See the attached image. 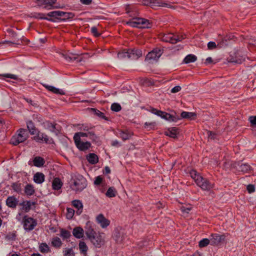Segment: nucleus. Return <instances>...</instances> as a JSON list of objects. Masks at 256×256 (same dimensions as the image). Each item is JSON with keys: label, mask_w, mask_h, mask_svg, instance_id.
Listing matches in <instances>:
<instances>
[{"label": "nucleus", "mask_w": 256, "mask_h": 256, "mask_svg": "<svg viewBox=\"0 0 256 256\" xmlns=\"http://www.w3.org/2000/svg\"><path fill=\"white\" fill-rule=\"evenodd\" d=\"M128 52L130 59L132 60H137L142 55V51L140 49H129Z\"/></svg>", "instance_id": "obj_17"}, {"label": "nucleus", "mask_w": 256, "mask_h": 256, "mask_svg": "<svg viewBox=\"0 0 256 256\" xmlns=\"http://www.w3.org/2000/svg\"><path fill=\"white\" fill-rule=\"evenodd\" d=\"M56 0H36L35 3L38 7H42L44 9L50 10L54 8H58L60 6H54Z\"/></svg>", "instance_id": "obj_6"}, {"label": "nucleus", "mask_w": 256, "mask_h": 256, "mask_svg": "<svg viewBox=\"0 0 256 256\" xmlns=\"http://www.w3.org/2000/svg\"><path fill=\"white\" fill-rule=\"evenodd\" d=\"M150 112L154 114H156L160 117H162V114L161 113H160L159 112H163L162 111H161V110H157L156 109L154 108H150Z\"/></svg>", "instance_id": "obj_58"}, {"label": "nucleus", "mask_w": 256, "mask_h": 256, "mask_svg": "<svg viewBox=\"0 0 256 256\" xmlns=\"http://www.w3.org/2000/svg\"><path fill=\"white\" fill-rule=\"evenodd\" d=\"M62 56L69 62L76 60L78 62L81 61V59H78V55L74 54H62Z\"/></svg>", "instance_id": "obj_21"}, {"label": "nucleus", "mask_w": 256, "mask_h": 256, "mask_svg": "<svg viewBox=\"0 0 256 256\" xmlns=\"http://www.w3.org/2000/svg\"><path fill=\"white\" fill-rule=\"evenodd\" d=\"M180 210H181L182 212L184 213H188L191 210V208L190 207L186 208L184 206H182L180 208Z\"/></svg>", "instance_id": "obj_64"}, {"label": "nucleus", "mask_w": 256, "mask_h": 256, "mask_svg": "<svg viewBox=\"0 0 256 256\" xmlns=\"http://www.w3.org/2000/svg\"><path fill=\"white\" fill-rule=\"evenodd\" d=\"M88 138L92 140L93 142L99 144L100 141L96 135L93 132H89Z\"/></svg>", "instance_id": "obj_43"}, {"label": "nucleus", "mask_w": 256, "mask_h": 256, "mask_svg": "<svg viewBox=\"0 0 256 256\" xmlns=\"http://www.w3.org/2000/svg\"><path fill=\"white\" fill-rule=\"evenodd\" d=\"M208 244H210V241L208 238H203L200 241L198 246L200 248L206 246Z\"/></svg>", "instance_id": "obj_46"}, {"label": "nucleus", "mask_w": 256, "mask_h": 256, "mask_svg": "<svg viewBox=\"0 0 256 256\" xmlns=\"http://www.w3.org/2000/svg\"><path fill=\"white\" fill-rule=\"evenodd\" d=\"M178 129L176 127L170 128L164 132L165 135L176 138L178 134Z\"/></svg>", "instance_id": "obj_19"}, {"label": "nucleus", "mask_w": 256, "mask_h": 256, "mask_svg": "<svg viewBox=\"0 0 256 256\" xmlns=\"http://www.w3.org/2000/svg\"><path fill=\"white\" fill-rule=\"evenodd\" d=\"M24 228L26 231L32 230L36 226V221L33 218L25 216L23 218Z\"/></svg>", "instance_id": "obj_7"}, {"label": "nucleus", "mask_w": 256, "mask_h": 256, "mask_svg": "<svg viewBox=\"0 0 256 256\" xmlns=\"http://www.w3.org/2000/svg\"><path fill=\"white\" fill-rule=\"evenodd\" d=\"M112 236L113 239L116 242H120L122 240L121 238H121V234L120 232V231L118 228H116L114 230Z\"/></svg>", "instance_id": "obj_37"}, {"label": "nucleus", "mask_w": 256, "mask_h": 256, "mask_svg": "<svg viewBox=\"0 0 256 256\" xmlns=\"http://www.w3.org/2000/svg\"><path fill=\"white\" fill-rule=\"evenodd\" d=\"M183 38H182V36L179 37L178 36H172V34H169L166 36H164L163 38V40L174 44L177 43L178 42L181 41Z\"/></svg>", "instance_id": "obj_16"}, {"label": "nucleus", "mask_w": 256, "mask_h": 256, "mask_svg": "<svg viewBox=\"0 0 256 256\" xmlns=\"http://www.w3.org/2000/svg\"><path fill=\"white\" fill-rule=\"evenodd\" d=\"M247 190L249 193L254 192L255 190L254 186L253 184H250L247 186Z\"/></svg>", "instance_id": "obj_62"}, {"label": "nucleus", "mask_w": 256, "mask_h": 256, "mask_svg": "<svg viewBox=\"0 0 256 256\" xmlns=\"http://www.w3.org/2000/svg\"><path fill=\"white\" fill-rule=\"evenodd\" d=\"M162 53V50L160 48H154L147 54L145 60L150 62H152L154 61L156 62L161 56Z\"/></svg>", "instance_id": "obj_8"}, {"label": "nucleus", "mask_w": 256, "mask_h": 256, "mask_svg": "<svg viewBox=\"0 0 256 256\" xmlns=\"http://www.w3.org/2000/svg\"><path fill=\"white\" fill-rule=\"evenodd\" d=\"M32 18H34L37 19H40V20H46L50 22H55L56 21L52 18H48L47 17L44 16V14L42 13H37L34 12V14H31Z\"/></svg>", "instance_id": "obj_28"}, {"label": "nucleus", "mask_w": 256, "mask_h": 256, "mask_svg": "<svg viewBox=\"0 0 256 256\" xmlns=\"http://www.w3.org/2000/svg\"><path fill=\"white\" fill-rule=\"evenodd\" d=\"M60 236L64 238H68L71 236V234L69 231L62 229L61 230Z\"/></svg>", "instance_id": "obj_52"}, {"label": "nucleus", "mask_w": 256, "mask_h": 256, "mask_svg": "<svg viewBox=\"0 0 256 256\" xmlns=\"http://www.w3.org/2000/svg\"><path fill=\"white\" fill-rule=\"evenodd\" d=\"M120 136L123 140H126L130 138V134L128 132L122 131L120 132Z\"/></svg>", "instance_id": "obj_51"}, {"label": "nucleus", "mask_w": 256, "mask_h": 256, "mask_svg": "<svg viewBox=\"0 0 256 256\" xmlns=\"http://www.w3.org/2000/svg\"><path fill=\"white\" fill-rule=\"evenodd\" d=\"M12 188L15 192H20L21 190V184H20L14 183L12 185Z\"/></svg>", "instance_id": "obj_53"}, {"label": "nucleus", "mask_w": 256, "mask_h": 256, "mask_svg": "<svg viewBox=\"0 0 256 256\" xmlns=\"http://www.w3.org/2000/svg\"><path fill=\"white\" fill-rule=\"evenodd\" d=\"M89 132H78L74 134V139L80 140V137H88V138Z\"/></svg>", "instance_id": "obj_41"}, {"label": "nucleus", "mask_w": 256, "mask_h": 256, "mask_svg": "<svg viewBox=\"0 0 256 256\" xmlns=\"http://www.w3.org/2000/svg\"><path fill=\"white\" fill-rule=\"evenodd\" d=\"M45 124L47 129L49 130L51 132L54 133L56 136L58 134L60 131L56 128V124H52L50 122H46Z\"/></svg>", "instance_id": "obj_24"}, {"label": "nucleus", "mask_w": 256, "mask_h": 256, "mask_svg": "<svg viewBox=\"0 0 256 256\" xmlns=\"http://www.w3.org/2000/svg\"><path fill=\"white\" fill-rule=\"evenodd\" d=\"M122 109V107L119 104L113 103L111 106V110L112 111L118 112Z\"/></svg>", "instance_id": "obj_49"}, {"label": "nucleus", "mask_w": 256, "mask_h": 256, "mask_svg": "<svg viewBox=\"0 0 256 256\" xmlns=\"http://www.w3.org/2000/svg\"><path fill=\"white\" fill-rule=\"evenodd\" d=\"M162 114V118L170 122H176L180 120V116L177 114L175 112L174 114H169L166 112H159Z\"/></svg>", "instance_id": "obj_10"}, {"label": "nucleus", "mask_w": 256, "mask_h": 256, "mask_svg": "<svg viewBox=\"0 0 256 256\" xmlns=\"http://www.w3.org/2000/svg\"><path fill=\"white\" fill-rule=\"evenodd\" d=\"M44 163V158L40 156H36L33 160L34 165L36 167H42Z\"/></svg>", "instance_id": "obj_31"}, {"label": "nucleus", "mask_w": 256, "mask_h": 256, "mask_svg": "<svg viewBox=\"0 0 256 256\" xmlns=\"http://www.w3.org/2000/svg\"><path fill=\"white\" fill-rule=\"evenodd\" d=\"M18 203V200L14 196H10L6 200V206L12 208H16Z\"/></svg>", "instance_id": "obj_15"}, {"label": "nucleus", "mask_w": 256, "mask_h": 256, "mask_svg": "<svg viewBox=\"0 0 256 256\" xmlns=\"http://www.w3.org/2000/svg\"><path fill=\"white\" fill-rule=\"evenodd\" d=\"M208 50H213L216 48V45L214 42H210L208 44Z\"/></svg>", "instance_id": "obj_60"}, {"label": "nucleus", "mask_w": 256, "mask_h": 256, "mask_svg": "<svg viewBox=\"0 0 256 256\" xmlns=\"http://www.w3.org/2000/svg\"><path fill=\"white\" fill-rule=\"evenodd\" d=\"M197 179V185L204 190H209L214 187V184L211 183L209 180L203 177H199Z\"/></svg>", "instance_id": "obj_9"}, {"label": "nucleus", "mask_w": 256, "mask_h": 256, "mask_svg": "<svg viewBox=\"0 0 256 256\" xmlns=\"http://www.w3.org/2000/svg\"><path fill=\"white\" fill-rule=\"evenodd\" d=\"M34 180L36 183L40 184L44 180V175L42 172H37L34 174Z\"/></svg>", "instance_id": "obj_27"}, {"label": "nucleus", "mask_w": 256, "mask_h": 256, "mask_svg": "<svg viewBox=\"0 0 256 256\" xmlns=\"http://www.w3.org/2000/svg\"><path fill=\"white\" fill-rule=\"evenodd\" d=\"M40 250L42 253H48L50 252V248L46 243H42L39 247Z\"/></svg>", "instance_id": "obj_42"}, {"label": "nucleus", "mask_w": 256, "mask_h": 256, "mask_svg": "<svg viewBox=\"0 0 256 256\" xmlns=\"http://www.w3.org/2000/svg\"><path fill=\"white\" fill-rule=\"evenodd\" d=\"M156 126V122H146L144 123V128L148 130L154 128Z\"/></svg>", "instance_id": "obj_47"}, {"label": "nucleus", "mask_w": 256, "mask_h": 256, "mask_svg": "<svg viewBox=\"0 0 256 256\" xmlns=\"http://www.w3.org/2000/svg\"><path fill=\"white\" fill-rule=\"evenodd\" d=\"M36 202H31L30 200H26L20 203V205L23 206L22 209L26 212H28L31 209L32 206L36 205Z\"/></svg>", "instance_id": "obj_25"}, {"label": "nucleus", "mask_w": 256, "mask_h": 256, "mask_svg": "<svg viewBox=\"0 0 256 256\" xmlns=\"http://www.w3.org/2000/svg\"><path fill=\"white\" fill-rule=\"evenodd\" d=\"M84 231L83 229L80 227H76L73 229L72 234L77 238H81L84 236Z\"/></svg>", "instance_id": "obj_26"}, {"label": "nucleus", "mask_w": 256, "mask_h": 256, "mask_svg": "<svg viewBox=\"0 0 256 256\" xmlns=\"http://www.w3.org/2000/svg\"><path fill=\"white\" fill-rule=\"evenodd\" d=\"M116 192L114 188L110 187L108 190L106 195L108 198H113L116 196Z\"/></svg>", "instance_id": "obj_40"}, {"label": "nucleus", "mask_w": 256, "mask_h": 256, "mask_svg": "<svg viewBox=\"0 0 256 256\" xmlns=\"http://www.w3.org/2000/svg\"><path fill=\"white\" fill-rule=\"evenodd\" d=\"M35 190L32 185L28 184L24 188V192L27 196H32L34 194Z\"/></svg>", "instance_id": "obj_34"}, {"label": "nucleus", "mask_w": 256, "mask_h": 256, "mask_svg": "<svg viewBox=\"0 0 256 256\" xmlns=\"http://www.w3.org/2000/svg\"><path fill=\"white\" fill-rule=\"evenodd\" d=\"M72 204L74 207L77 208V210L76 211V214L78 215H80L83 209V205L82 202L80 200H74L72 202Z\"/></svg>", "instance_id": "obj_23"}, {"label": "nucleus", "mask_w": 256, "mask_h": 256, "mask_svg": "<svg viewBox=\"0 0 256 256\" xmlns=\"http://www.w3.org/2000/svg\"><path fill=\"white\" fill-rule=\"evenodd\" d=\"M232 166L234 168H236L238 171L243 172H248L252 170V167L247 163L243 164L240 162H234L229 164L228 162H225L224 166L225 168L228 166Z\"/></svg>", "instance_id": "obj_5"}, {"label": "nucleus", "mask_w": 256, "mask_h": 256, "mask_svg": "<svg viewBox=\"0 0 256 256\" xmlns=\"http://www.w3.org/2000/svg\"><path fill=\"white\" fill-rule=\"evenodd\" d=\"M197 58L194 54H188L186 56L184 60V62L185 64H189L190 62H193L196 61Z\"/></svg>", "instance_id": "obj_35"}, {"label": "nucleus", "mask_w": 256, "mask_h": 256, "mask_svg": "<svg viewBox=\"0 0 256 256\" xmlns=\"http://www.w3.org/2000/svg\"><path fill=\"white\" fill-rule=\"evenodd\" d=\"M74 256V254L72 248H68L64 252V256Z\"/></svg>", "instance_id": "obj_56"}, {"label": "nucleus", "mask_w": 256, "mask_h": 256, "mask_svg": "<svg viewBox=\"0 0 256 256\" xmlns=\"http://www.w3.org/2000/svg\"><path fill=\"white\" fill-rule=\"evenodd\" d=\"M96 221L102 228H106L110 224V221L106 219L102 214H99L96 216Z\"/></svg>", "instance_id": "obj_13"}, {"label": "nucleus", "mask_w": 256, "mask_h": 256, "mask_svg": "<svg viewBox=\"0 0 256 256\" xmlns=\"http://www.w3.org/2000/svg\"><path fill=\"white\" fill-rule=\"evenodd\" d=\"M150 7L154 8L158 6L166 7L168 8H174V6L169 3H166L161 0H151Z\"/></svg>", "instance_id": "obj_11"}, {"label": "nucleus", "mask_w": 256, "mask_h": 256, "mask_svg": "<svg viewBox=\"0 0 256 256\" xmlns=\"http://www.w3.org/2000/svg\"><path fill=\"white\" fill-rule=\"evenodd\" d=\"M180 90H181V87L179 86H174V88H173L171 90L170 92L172 93H176V92H180Z\"/></svg>", "instance_id": "obj_63"}, {"label": "nucleus", "mask_w": 256, "mask_h": 256, "mask_svg": "<svg viewBox=\"0 0 256 256\" xmlns=\"http://www.w3.org/2000/svg\"><path fill=\"white\" fill-rule=\"evenodd\" d=\"M62 183L59 178H54L52 181V186L54 190H59L61 188Z\"/></svg>", "instance_id": "obj_32"}, {"label": "nucleus", "mask_w": 256, "mask_h": 256, "mask_svg": "<svg viewBox=\"0 0 256 256\" xmlns=\"http://www.w3.org/2000/svg\"><path fill=\"white\" fill-rule=\"evenodd\" d=\"M102 178L100 176H98L95 178V180L94 181V184L95 185H100L102 182Z\"/></svg>", "instance_id": "obj_59"}, {"label": "nucleus", "mask_w": 256, "mask_h": 256, "mask_svg": "<svg viewBox=\"0 0 256 256\" xmlns=\"http://www.w3.org/2000/svg\"><path fill=\"white\" fill-rule=\"evenodd\" d=\"M118 57L120 58H130L128 50L126 52H118Z\"/></svg>", "instance_id": "obj_50"}, {"label": "nucleus", "mask_w": 256, "mask_h": 256, "mask_svg": "<svg viewBox=\"0 0 256 256\" xmlns=\"http://www.w3.org/2000/svg\"><path fill=\"white\" fill-rule=\"evenodd\" d=\"M18 134L12 137L10 144L17 146L20 143L24 142L28 137V134L26 129L20 128L18 130Z\"/></svg>", "instance_id": "obj_4"}, {"label": "nucleus", "mask_w": 256, "mask_h": 256, "mask_svg": "<svg viewBox=\"0 0 256 256\" xmlns=\"http://www.w3.org/2000/svg\"><path fill=\"white\" fill-rule=\"evenodd\" d=\"M36 135L34 137V140L38 142H44L45 143H48V138L46 134L44 133L40 132L38 130L36 133Z\"/></svg>", "instance_id": "obj_14"}, {"label": "nucleus", "mask_w": 256, "mask_h": 256, "mask_svg": "<svg viewBox=\"0 0 256 256\" xmlns=\"http://www.w3.org/2000/svg\"><path fill=\"white\" fill-rule=\"evenodd\" d=\"M0 76L6 78H10L14 80H17L18 76L16 75L10 74H0Z\"/></svg>", "instance_id": "obj_54"}, {"label": "nucleus", "mask_w": 256, "mask_h": 256, "mask_svg": "<svg viewBox=\"0 0 256 256\" xmlns=\"http://www.w3.org/2000/svg\"><path fill=\"white\" fill-rule=\"evenodd\" d=\"M16 235L14 232H10L6 236V239L8 240H16Z\"/></svg>", "instance_id": "obj_55"}, {"label": "nucleus", "mask_w": 256, "mask_h": 256, "mask_svg": "<svg viewBox=\"0 0 256 256\" xmlns=\"http://www.w3.org/2000/svg\"><path fill=\"white\" fill-rule=\"evenodd\" d=\"M86 236L96 248H100L104 244V240L102 236L104 234L97 233L91 226H88V223L86 224Z\"/></svg>", "instance_id": "obj_1"}, {"label": "nucleus", "mask_w": 256, "mask_h": 256, "mask_svg": "<svg viewBox=\"0 0 256 256\" xmlns=\"http://www.w3.org/2000/svg\"><path fill=\"white\" fill-rule=\"evenodd\" d=\"M63 14H64L62 15V18H60V20L66 21L67 20L72 18L74 16V14L72 12H63Z\"/></svg>", "instance_id": "obj_36"}, {"label": "nucleus", "mask_w": 256, "mask_h": 256, "mask_svg": "<svg viewBox=\"0 0 256 256\" xmlns=\"http://www.w3.org/2000/svg\"><path fill=\"white\" fill-rule=\"evenodd\" d=\"M66 210H67V212L66 214V218L68 220L72 219L74 214V210H73L72 208H67Z\"/></svg>", "instance_id": "obj_48"}, {"label": "nucleus", "mask_w": 256, "mask_h": 256, "mask_svg": "<svg viewBox=\"0 0 256 256\" xmlns=\"http://www.w3.org/2000/svg\"><path fill=\"white\" fill-rule=\"evenodd\" d=\"M126 24L133 28H148L152 26V22L149 20L135 17L126 22Z\"/></svg>", "instance_id": "obj_3"}, {"label": "nucleus", "mask_w": 256, "mask_h": 256, "mask_svg": "<svg viewBox=\"0 0 256 256\" xmlns=\"http://www.w3.org/2000/svg\"><path fill=\"white\" fill-rule=\"evenodd\" d=\"M91 32L96 37H98L100 35V34L98 32L97 28L95 26H93L91 28Z\"/></svg>", "instance_id": "obj_57"}, {"label": "nucleus", "mask_w": 256, "mask_h": 256, "mask_svg": "<svg viewBox=\"0 0 256 256\" xmlns=\"http://www.w3.org/2000/svg\"><path fill=\"white\" fill-rule=\"evenodd\" d=\"M87 186L86 180L79 174H74L70 179V188L76 192H82Z\"/></svg>", "instance_id": "obj_2"}, {"label": "nucleus", "mask_w": 256, "mask_h": 256, "mask_svg": "<svg viewBox=\"0 0 256 256\" xmlns=\"http://www.w3.org/2000/svg\"><path fill=\"white\" fill-rule=\"evenodd\" d=\"M88 161L92 164H96L98 162V158L96 154L94 153H90L86 156Z\"/></svg>", "instance_id": "obj_29"}, {"label": "nucleus", "mask_w": 256, "mask_h": 256, "mask_svg": "<svg viewBox=\"0 0 256 256\" xmlns=\"http://www.w3.org/2000/svg\"><path fill=\"white\" fill-rule=\"evenodd\" d=\"M196 114L195 112H182L180 114V120L182 118H186L189 120H194L196 118Z\"/></svg>", "instance_id": "obj_20"}, {"label": "nucleus", "mask_w": 256, "mask_h": 256, "mask_svg": "<svg viewBox=\"0 0 256 256\" xmlns=\"http://www.w3.org/2000/svg\"><path fill=\"white\" fill-rule=\"evenodd\" d=\"M91 110L94 113V114L100 118L104 119L106 120H108V118L104 114L98 110L96 108H91Z\"/></svg>", "instance_id": "obj_39"}, {"label": "nucleus", "mask_w": 256, "mask_h": 256, "mask_svg": "<svg viewBox=\"0 0 256 256\" xmlns=\"http://www.w3.org/2000/svg\"><path fill=\"white\" fill-rule=\"evenodd\" d=\"M190 176L194 180L196 184L197 183V179H199V177H202L196 172V170H194L190 171Z\"/></svg>", "instance_id": "obj_44"}, {"label": "nucleus", "mask_w": 256, "mask_h": 256, "mask_svg": "<svg viewBox=\"0 0 256 256\" xmlns=\"http://www.w3.org/2000/svg\"><path fill=\"white\" fill-rule=\"evenodd\" d=\"M44 86L49 91H50L55 94L64 95L66 94L65 92L62 90L54 86H48L47 84H44Z\"/></svg>", "instance_id": "obj_22"}, {"label": "nucleus", "mask_w": 256, "mask_h": 256, "mask_svg": "<svg viewBox=\"0 0 256 256\" xmlns=\"http://www.w3.org/2000/svg\"><path fill=\"white\" fill-rule=\"evenodd\" d=\"M79 248L80 252L84 254H86L88 250L86 244L82 241H80L79 243Z\"/></svg>", "instance_id": "obj_38"}, {"label": "nucleus", "mask_w": 256, "mask_h": 256, "mask_svg": "<svg viewBox=\"0 0 256 256\" xmlns=\"http://www.w3.org/2000/svg\"><path fill=\"white\" fill-rule=\"evenodd\" d=\"M27 128L32 135L36 134L38 130L34 126V122L32 120L26 122Z\"/></svg>", "instance_id": "obj_30"}, {"label": "nucleus", "mask_w": 256, "mask_h": 256, "mask_svg": "<svg viewBox=\"0 0 256 256\" xmlns=\"http://www.w3.org/2000/svg\"><path fill=\"white\" fill-rule=\"evenodd\" d=\"M64 14L63 12L60 10L50 12L46 14V15L50 18H54L60 20V18H62V15Z\"/></svg>", "instance_id": "obj_33"}, {"label": "nucleus", "mask_w": 256, "mask_h": 256, "mask_svg": "<svg viewBox=\"0 0 256 256\" xmlns=\"http://www.w3.org/2000/svg\"><path fill=\"white\" fill-rule=\"evenodd\" d=\"M211 238L210 240V241L211 245H217L222 240H224V236L223 235H219L218 234H212L211 235Z\"/></svg>", "instance_id": "obj_18"}, {"label": "nucleus", "mask_w": 256, "mask_h": 256, "mask_svg": "<svg viewBox=\"0 0 256 256\" xmlns=\"http://www.w3.org/2000/svg\"><path fill=\"white\" fill-rule=\"evenodd\" d=\"M248 120L252 126H256V116H250Z\"/></svg>", "instance_id": "obj_61"}, {"label": "nucleus", "mask_w": 256, "mask_h": 256, "mask_svg": "<svg viewBox=\"0 0 256 256\" xmlns=\"http://www.w3.org/2000/svg\"><path fill=\"white\" fill-rule=\"evenodd\" d=\"M76 146L81 151H85L91 146V144L88 142H83L80 140L74 139Z\"/></svg>", "instance_id": "obj_12"}, {"label": "nucleus", "mask_w": 256, "mask_h": 256, "mask_svg": "<svg viewBox=\"0 0 256 256\" xmlns=\"http://www.w3.org/2000/svg\"><path fill=\"white\" fill-rule=\"evenodd\" d=\"M52 244L54 246L59 248L62 245V242L59 238L56 237L52 239Z\"/></svg>", "instance_id": "obj_45"}]
</instances>
